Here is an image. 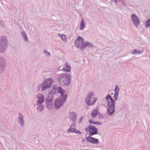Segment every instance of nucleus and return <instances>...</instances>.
Instances as JSON below:
<instances>
[{
  "mask_svg": "<svg viewBox=\"0 0 150 150\" xmlns=\"http://www.w3.org/2000/svg\"><path fill=\"white\" fill-rule=\"evenodd\" d=\"M56 89L58 93L61 94L60 97L55 101L54 103L55 108L58 109L66 101L67 95L65 91L63 90L61 87H57Z\"/></svg>",
  "mask_w": 150,
  "mask_h": 150,
  "instance_id": "1",
  "label": "nucleus"
},
{
  "mask_svg": "<svg viewBox=\"0 0 150 150\" xmlns=\"http://www.w3.org/2000/svg\"><path fill=\"white\" fill-rule=\"evenodd\" d=\"M105 98L108 102L107 113L108 115L111 116L115 112V102L109 94L105 97Z\"/></svg>",
  "mask_w": 150,
  "mask_h": 150,
  "instance_id": "2",
  "label": "nucleus"
},
{
  "mask_svg": "<svg viewBox=\"0 0 150 150\" xmlns=\"http://www.w3.org/2000/svg\"><path fill=\"white\" fill-rule=\"evenodd\" d=\"M70 76L68 73L62 74L58 75L57 79L61 85L69 86L70 84Z\"/></svg>",
  "mask_w": 150,
  "mask_h": 150,
  "instance_id": "3",
  "label": "nucleus"
},
{
  "mask_svg": "<svg viewBox=\"0 0 150 150\" xmlns=\"http://www.w3.org/2000/svg\"><path fill=\"white\" fill-rule=\"evenodd\" d=\"M7 39L5 36L1 37L0 39V52H4L6 51L8 46Z\"/></svg>",
  "mask_w": 150,
  "mask_h": 150,
  "instance_id": "4",
  "label": "nucleus"
},
{
  "mask_svg": "<svg viewBox=\"0 0 150 150\" xmlns=\"http://www.w3.org/2000/svg\"><path fill=\"white\" fill-rule=\"evenodd\" d=\"M84 39L81 36H79L75 41L74 44L76 47L77 48H80L81 51L85 49Z\"/></svg>",
  "mask_w": 150,
  "mask_h": 150,
  "instance_id": "5",
  "label": "nucleus"
},
{
  "mask_svg": "<svg viewBox=\"0 0 150 150\" xmlns=\"http://www.w3.org/2000/svg\"><path fill=\"white\" fill-rule=\"evenodd\" d=\"M94 94L93 92L89 93L86 99V102L88 105H93L96 101L97 99L94 98Z\"/></svg>",
  "mask_w": 150,
  "mask_h": 150,
  "instance_id": "6",
  "label": "nucleus"
},
{
  "mask_svg": "<svg viewBox=\"0 0 150 150\" xmlns=\"http://www.w3.org/2000/svg\"><path fill=\"white\" fill-rule=\"evenodd\" d=\"M85 130L89 132V135L90 136L96 134L98 133V129L94 125H89L88 127L85 128Z\"/></svg>",
  "mask_w": 150,
  "mask_h": 150,
  "instance_id": "7",
  "label": "nucleus"
},
{
  "mask_svg": "<svg viewBox=\"0 0 150 150\" xmlns=\"http://www.w3.org/2000/svg\"><path fill=\"white\" fill-rule=\"evenodd\" d=\"M132 22L136 28H137L140 23V21L138 17L135 13L131 15Z\"/></svg>",
  "mask_w": 150,
  "mask_h": 150,
  "instance_id": "8",
  "label": "nucleus"
},
{
  "mask_svg": "<svg viewBox=\"0 0 150 150\" xmlns=\"http://www.w3.org/2000/svg\"><path fill=\"white\" fill-rule=\"evenodd\" d=\"M6 62L4 57H0V72L2 73L6 69Z\"/></svg>",
  "mask_w": 150,
  "mask_h": 150,
  "instance_id": "9",
  "label": "nucleus"
},
{
  "mask_svg": "<svg viewBox=\"0 0 150 150\" xmlns=\"http://www.w3.org/2000/svg\"><path fill=\"white\" fill-rule=\"evenodd\" d=\"M86 142H90L93 144H99V140L97 139L88 136L86 138Z\"/></svg>",
  "mask_w": 150,
  "mask_h": 150,
  "instance_id": "10",
  "label": "nucleus"
},
{
  "mask_svg": "<svg viewBox=\"0 0 150 150\" xmlns=\"http://www.w3.org/2000/svg\"><path fill=\"white\" fill-rule=\"evenodd\" d=\"M56 88H55V87L54 86L53 87V89L49 92V96L46 98V102H52V97H50V96L51 95L55 94V90H57L56 89Z\"/></svg>",
  "mask_w": 150,
  "mask_h": 150,
  "instance_id": "11",
  "label": "nucleus"
},
{
  "mask_svg": "<svg viewBox=\"0 0 150 150\" xmlns=\"http://www.w3.org/2000/svg\"><path fill=\"white\" fill-rule=\"evenodd\" d=\"M17 121L22 127H23L24 124V117L21 113H19L17 119Z\"/></svg>",
  "mask_w": 150,
  "mask_h": 150,
  "instance_id": "12",
  "label": "nucleus"
},
{
  "mask_svg": "<svg viewBox=\"0 0 150 150\" xmlns=\"http://www.w3.org/2000/svg\"><path fill=\"white\" fill-rule=\"evenodd\" d=\"M37 98H38L36 103L37 105H39L44 102V96L43 95L39 94L37 96Z\"/></svg>",
  "mask_w": 150,
  "mask_h": 150,
  "instance_id": "13",
  "label": "nucleus"
},
{
  "mask_svg": "<svg viewBox=\"0 0 150 150\" xmlns=\"http://www.w3.org/2000/svg\"><path fill=\"white\" fill-rule=\"evenodd\" d=\"M69 116L73 122H75L77 119L76 113L74 112H70L69 115Z\"/></svg>",
  "mask_w": 150,
  "mask_h": 150,
  "instance_id": "14",
  "label": "nucleus"
},
{
  "mask_svg": "<svg viewBox=\"0 0 150 150\" xmlns=\"http://www.w3.org/2000/svg\"><path fill=\"white\" fill-rule=\"evenodd\" d=\"M120 88L117 85H116L114 90L115 93L114 94V98L115 100H116L118 97V95L119 93Z\"/></svg>",
  "mask_w": 150,
  "mask_h": 150,
  "instance_id": "15",
  "label": "nucleus"
},
{
  "mask_svg": "<svg viewBox=\"0 0 150 150\" xmlns=\"http://www.w3.org/2000/svg\"><path fill=\"white\" fill-rule=\"evenodd\" d=\"M44 83L50 88L53 83V81L50 78L45 79L43 82Z\"/></svg>",
  "mask_w": 150,
  "mask_h": 150,
  "instance_id": "16",
  "label": "nucleus"
},
{
  "mask_svg": "<svg viewBox=\"0 0 150 150\" xmlns=\"http://www.w3.org/2000/svg\"><path fill=\"white\" fill-rule=\"evenodd\" d=\"M71 69V67L70 66L68 63H66L62 70L64 71L69 72L70 71Z\"/></svg>",
  "mask_w": 150,
  "mask_h": 150,
  "instance_id": "17",
  "label": "nucleus"
},
{
  "mask_svg": "<svg viewBox=\"0 0 150 150\" xmlns=\"http://www.w3.org/2000/svg\"><path fill=\"white\" fill-rule=\"evenodd\" d=\"M21 35L22 38L25 42H27L28 40V36L24 31H23L21 33Z\"/></svg>",
  "mask_w": 150,
  "mask_h": 150,
  "instance_id": "18",
  "label": "nucleus"
},
{
  "mask_svg": "<svg viewBox=\"0 0 150 150\" xmlns=\"http://www.w3.org/2000/svg\"><path fill=\"white\" fill-rule=\"evenodd\" d=\"M85 23L84 22L83 20L82 19L81 20L79 29L80 30H82L85 28Z\"/></svg>",
  "mask_w": 150,
  "mask_h": 150,
  "instance_id": "19",
  "label": "nucleus"
},
{
  "mask_svg": "<svg viewBox=\"0 0 150 150\" xmlns=\"http://www.w3.org/2000/svg\"><path fill=\"white\" fill-rule=\"evenodd\" d=\"M84 44L85 49L86 47H88L89 48H93L94 47V46L93 45V44L90 42L85 41Z\"/></svg>",
  "mask_w": 150,
  "mask_h": 150,
  "instance_id": "20",
  "label": "nucleus"
},
{
  "mask_svg": "<svg viewBox=\"0 0 150 150\" xmlns=\"http://www.w3.org/2000/svg\"><path fill=\"white\" fill-rule=\"evenodd\" d=\"M142 52L143 51H141L136 49H135L131 53L133 54H141Z\"/></svg>",
  "mask_w": 150,
  "mask_h": 150,
  "instance_id": "21",
  "label": "nucleus"
},
{
  "mask_svg": "<svg viewBox=\"0 0 150 150\" xmlns=\"http://www.w3.org/2000/svg\"><path fill=\"white\" fill-rule=\"evenodd\" d=\"M98 114V111L96 109L94 110L91 113V116L93 118H95Z\"/></svg>",
  "mask_w": 150,
  "mask_h": 150,
  "instance_id": "22",
  "label": "nucleus"
},
{
  "mask_svg": "<svg viewBox=\"0 0 150 150\" xmlns=\"http://www.w3.org/2000/svg\"><path fill=\"white\" fill-rule=\"evenodd\" d=\"M39 105V106H38L37 107V110L40 112L42 111L43 110L44 108V105L41 104Z\"/></svg>",
  "mask_w": 150,
  "mask_h": 150,
  "instance_id": "23",
  "label": "nucleus"
},
{
  "mask_svg": "<svg viewBox=\"0 0 150 150\" xmlns=\"http://www.w3.org/2000/svg\"><path fill=\"white\" fill-rule=\"evenodd\" d=\"M46 103V106L47 107L49 110H51L52 106V102H48Z\"/></svg>",
  "mask_w": 150,
  "mask_h": 150,
  "instance_id": "24",
  "label": "nucleus"
},
{
  "mask_svg": "<svg viewBox=\"0 0 150 150\" xmlns=\"http://www.w3.org/2000/svg\"><path fill=\"white\" fill-rule=\"evenodd\" d=\"M144 25L146 28L150 27V18L148 19L146 21Z\"/></svg>",
  "mask_w": 150,
  "mask_h": 150,
  "instance_id": "25",
  "label": "nucleus"
},
{
  "mask_svg": "<svg viewBox=\"0 0 150 150\" xmlns=\"http://www.w3.org/2000/svg\"><path fill=\"white\" fill-rule=\"evenodd\" d=\"M48 88H50L49 87V86H47L44 83H42V91H45L46 89Z\"/></svg>",
  "mask_w": 150,
  "mask_h": 150,
  "instance_id": "26",
  "label": "nucleus"
},
{
  "mask_svg": "<svg viewBox=\"0 0 150 150\" xmlns=\"http://www.w3.org/2000/svg\"><path fill=\"white\" fill-rule=\"evenodd\" d=\"M43 53L46 57H49L50 56V53L48 52L46 50H45L43 51Z\"/></svg>",
  "mask_w": 150,
  "mask_h": 150,
  "instance_id": "27",
  "label": "nucleus"
},
{
  "mask_svg": "<svg viewBox=\"0 0 150 150\" xmlns=\"http://www.w3.org/2000/svg\"><path fill=\"white\" fill-rule=\"evenodd\" d=\"M76 130V129H75L74 128H70L67 131L69 132H75V130Z\"/></svg>",
  "mask_w": 150,
  "mask_h": 150,
  "instance_id": "28",
  "label": "nucleus"
},
{
  "mask_svg": "<svg viewBox=\"0 0 150 150\" xmlns=\"http://www.w3.org/2000/svg\"><path fill=\"white\" fill-rule=\"evenodd\" d=\"M61 39L64 42H65L66 41V35H63V36L61 37Z\"/></svg>",
  "mask_w": 150,
  "mask_h": 150,
  "instance_id": "29",
  "label": "nucleus"
},
{
  "mask_svg": "<svg viewBox=\"0 0 150 150\" xmlns=\"http://www.w3.org/2000/svg\"><path fill=\"white\" fill-rule=\"evenodd\" d=\"M0 25L1 26L3 27H5V25L4 24V22L2 21H0Z\"/></svg>",
  "mask_w": 150,
  "mask_h": 150,
  "instance_id": "30",
  "label": "nucleus"
},
{
  "mask_svg": "<svg viewBox=\"0 0 150 150\" xmlns=\"http://www.w3.org/2000/svg\"><path fill=\"white\" fill-rule=\"evenodd\" d=\"M93 124H94V125H100L101 124V123H100L98 122H93Z\"/></svg>",
  "mask_w": 150,
  "mask_h": 150,
  "instance_id": "31",
  "label": "nucleus"
},
{
  "mask_svg": "<svg viewBox=\"0 0 150 150\" xmlns=\"http://www.w3.org/2000/svg\"><path fill=\"white\" fill-rule=\"evenodd\" d=\"M114 3L115 4H117L118 2L121 1L122 0H114Z\"/></svg>",
  "mask_w": 150,
  "mask_h": 150,
  "instance_id": "32",
  "label": "nucleus"
},
{
  "mask_svg": "<svg viewBox=\"0 0 150 150\" xmlns=\"http://www.w3.org/2000/svg\"><path fill=\"white\" fill-rule=\"evenodd\" d=\"M75 132H74L76 133H79V134H81V132H80L79 131L77 130L76 129V130H75Z\"/></svg>",
  "mask_w": 150,
  "mask_h": 150,
  "instance_id": "33",
  "label": "nucleus"
},
{
  "mask_svg": "<svg viewBox=\"0 0 150 150\" xmlns=\"http://www.w3.org/2000/svg\"><path fill=\"white\" fill-rule=\"evenodd\" d=\"M121 2L122 4H123L125 6H126V5L125 4L124 1L123 0H122V1H121Z\"/></svg>",
  "mask_w": 150,
  "mask_h": 150,
  "instance_id": "34",
  "label": "nucleus"
},
{
  "mask_svg": "<svg viewBox=\"0 0 150 150\" xmlns=\"http://www.w3.org/2000/svg\"><path fill=\"white\" fill-rule=\"evenodd\" d=\"M89 122L90 124H93V123L94 122H93V121L91 120H89Z\"/></svg>",
  "mask_w": 150,
  "mask_h": 150,
  "instance_id": "35",
  "label": "nucleus"
},
{
  "mask_svg": "<svg viewBox=\"0 0 150 150\" xmlns=\"http://www.w3.org/2000/svg\"><path fill=\"white\" fill-rule=\"evenodd\" d=\"M99 118H103V116L102 115H99Z\"/></svg>",
  "mask_w": 150,
  "mask_h": 150,
  "instance_id": "36",
  "label": "nucleus"
},
{
  "mask_svg": "<svg viewBox=\"0 0 150 150\" xmlns=\"http://www.w3.org/2000/svg\"><path fill=\"white\" fill-rule=\"evenodd\" d=\"M75 122H73V123L72 124L71 126L70 127H74L75 125Z\"/></svg>",
  "mask_w": 150,
  "mask_h": 150,
  "instance_id": "37",
  "label": "nucleus"
},
{
  "mask_svg": "<svg viewBox=\"0 0 150 150\" xmlns=\"http://www.w3.org/2000/svg\"><path fill=\"white\" fill-rule=\"evenodd\" d=\"M83 117H81L79 120V122H81V120H83Z\"/></svg>",
  "mask_w": 150,
  "mask_h": 150,
  "instance_id": "38",
  "label": "nucleus"
},
{
  "mask_svg": "<svg viewBox=\"0 0 150 150\" xmlns=\"http://www.w3.org/2000/svg\"><path fill=\"white\" fill-rule=\"evenodd\" d=\"M63 35L62 34H58V35L61 38V37H62Z\"/></svg>",
  "mask_w": 150,
  "mask_h": 150,
  "instance_id": "39",
  "label": "nucleus"
},
{
  "mask_svg": "<svg viewBox=\"0 0 150 150\" xmlns=\"http://www.w3.org/2000/svg\"><path fill=\"white\" fill-rule=\"evenodd\" d=\"M85 139H82V142H85Z\"/></svg>",
  "mask_w": 150,
  "mask_h": 150,
  "instance_id": "40",
  "label": "nucleus"
},
{
  "mask_svg": "<svg viewBox=\"0 0 150 150\" xmlns=\"http://www.w3.org/2000/svg\"><path fill=\"white\" fill-rule=\"evenodd\" d=\"M110 94H111V95H113V93H111Z\"/></svg>",
  "mask_w": 150,
  "mask_h": 150,
  "instance_id": "41",
  "label": "nucleus"
},
{
  "mask_svg": "<svg viewBox=\"0 0 150 150\" xmlns=\"http://www.w3.org/2000/svg\"><path fill=\"white\" fill-rule=\"evenodd\" d=\"M149 59H150V57H149Z\"/></svg>",
  "mask_w": 150,
  "mask_h": 150,
  "instance_id": "42",
  "label": "nucleus"
}]
</instances>
